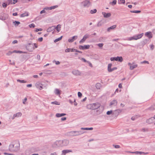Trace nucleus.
<instances>
[{
    "mask_svg": "<svg viewBox=\"0 0 155 155\" xmlns=\"http://www.w3.org/2000/svg\"><path fill=\"white\" fill-rule=\"evenodd\" d=\"M82 94L80 92H78V96L79 97H81L82 96Z\"/></svg>",
    "mask_w": 155,
    "mask_h": 155,
    "instance_id": "obj_39",
    "label": "nucleus"
},
{
    "mask_svg": "<svg viewBox=\"0 0 155 155\" xmlns=\"http://www.w3.org/2000/svg\"><path fill=\"white\" fill-rule=\"evenodd\" d=\"M54 93L57 95H60V91L58 89H56L54 91Z\"/></svg>",
    "mask_w": 155,
    "mask_h": 155,
    "instance_id": "obj_17",
    "label": "nucleus"
},
{
    "mask_svg": "<svg viewBox=\"0 0 155 155\" xmlns=\"http://www.w3.org/2000/svg\"><path fill=\"white\" fill-rule=\"evenodd\" d=\"M13 51V53H22V52L21 51H16L14 50Z\"/></svg>",
    "mask_w": 155,
    "mask_h": 155,
    "instance_id": "obj_32",
    "label": "nucleus"
},
{
    "mask_svg": "<svg viewBox=\"0 0 155 155\" xmlns=\"http://www.w3.org/2000/svg\"><path fill=\"white\" fill-rule=\"evenodd\" d=\"M2 6L4 8H6L7 6V5L6 3H4L2 5Z\"/></svg>",
    "mask_w": 155,
    "mask_h": 155,
    "instance_id": "obj_46",
    "label": "nucleus"
},
{
    "mask_svg": "<svg viewBox=\"0 0 155 155\" xmlns=\"http://www.w3.org/2000/svg\"><path fill=\"white\" fill-rule=\"evenodd\" d=\"M62 37V36H61V37L59 38H58L55 39L54 41V42H58V41L60 40H61V39Z\"/></svg>",
    "mask_w": 155,
    "mask_h": 155,
    "instance_id": "obj_27",
    "label": "nucleus"
},
{
    "mask_svg": "<svg viewBox=\"0 0 155 155\" xmlns=\"http://www.w3.org/2000/svg\"><path fill=\"white\" fill-rule=\"evenodd\" d=\"M66 118L65 117H62L61 118L62 120H66Z\"/></svg>",
    "mask_w": 155,
    "mask_h": 155,
    "instance_id": "obj_62",
    "label": "nucleus"
},
{
    "mask_svg": "<svg viewBox=\"0 0 155 155\" xmlns=\"http://www.w3.org/2000/svg\"><path fill=\"white\" fill-rule=\"evenodd\" d=\"M112 111H111H111H108L107 112V115H109V114H111L112 113Z\"/></svg>",
    "mask_w": 155,
    "mask_h": 155,
    "instance_id": "obj_44",
    "label": "nucleus"
},
{
    "mask_svg": "<svg viewBox=\"0 0 155 155\" xmlns=\"http://www.w3.org/2000/svg\"><path fill=\"white\" fill-rule=\"evenodd\" d=\"M28 13L27 12H25L24 13L22 14H21L20 17H24L25 16H28Z\"/></svg>",
    "mask_w": 155,
    "mask_h": 155,
    "instance_id": "obj_24",
    "label": "nucleus"
},
{
    "mask_svg": "<svg viewBox=\"0 0 155 155\" xmlns=\"http://www.w3.org/2000/svg\"><path fill=\"white\" fill-rule=\"evenodd\" d=\"M134 40H137V36L136 35L134 36Z\"/></svg>",
    "mask_w": 155,
    "mask_h": 155,
    "instance_id": "obj_58",
    "label": "nucleus"
},
{
    "mask_svg": "<svg viewBox=\"0 0 155 155\" xmlns=\"http://www.w3.org/2000/svg\"><path fill=\"white\" fill-rule=\"evenodd\" d=\"M65 115H66V114H64V113L61 114L57 113L56 114V116L57 117H61L62 116Z\"/></svg>",
    "mask_w": 155,
    "mask_h": 155,
    "instance_id": "obj_21",
    "label": "nucleus"
},
{
    "mask_svg": "<svg viewBox=\"0 0 155 155\" xmlns=\"http://www.w3.org/2000/svg\"><path fill=\"white\" fill-rule=\"evenodd\" d=\"M112 66V64H109L108 65V71L109 72H110L112 71L111 67Z\"/></svg>",
    "mask_w": 155,
    "mask_h": 155,
    "instance_id": "obj_18",
    "label": "nucleus"
},
{
    "mask_svg": "<svg viewBox=\"0 0 155 155\" xmlns=\"http://www.w3.org/2000/svg\"><path fill=\"white\" fill-rule=\"evenodd\" d=\"M13 1L11 3L12 4H14L17 2V0H13Z\"/></svg>",
    "mask_w": 155,
    "mask_h": 155,
    "instance_id": "obj_41",
    "label": "nucleus"
},
{
    "mask_svg": "<svg viewBox=\"0 0 155 155\" xmlns=\"http://www.w3.org/2000/svg\"><path fill=\"white\" fill-rule=\"evenodd\" d=\"M89 36L88 35H85L83 38L79 41L80 44H81L84 42L86 39L87 38H88Z\"/></svg>",
    "mask_w": 155,
    "mask_h": 155,
    "instance_id": "obj_7",
    "label": "nucleus"
},
{
    "mask_svg": "<svg viewBox=\"0 0 155 155\" xmlns=\"http://www.w3.org/2000/svg\"><path fill=\"white\" fill-rule=\"evenodd\" d=\"M35 24H31L30 25H29V26L30 27V28H34L35 27Z\"/></svg>",
    "mask_w": 155,
    "mask_h": 155,
    "instance_id": "obj_35",
    "label": "nucleus"
},
{
    "mask_svg": "<svg viewBox=\"0 0 155 155\" xmlns=\"http://www.w3.org/2000/svg\"><path fill=\"white\" fill-rule=\"evenodd\" d=\"M42 30V28H39V29H37L35 30L36 32H38L39 31H41Z\"/></svg>",
    "mask_w": 155,
    "mask_h": 155,
    "instance_id": "obj_45",
    "label": "nucleus"
},
{
    "mask_svg": "<svg viewBox=\"0 0 155 155\" xmlns=\"http://www.w3.org/2000/svg\"><path fill=\"white\" fill-rule=\"evenodd\" d=\"M128 65L130 66V69L131 70L133 69L134 68H136L137 66V65L132 64L130 63H128Z\"/></svg>",
    "mask_w": 155,
    "mask_h": 155,
    "instance_id": "obj_12",
    "label": "nucleus"
},
{
    "mask_svg": "<svg viewBox=\"0 0 155 155\" xmlns=\"http://www.w3.org/2000/svg\"><path fill=\"white\" fill-rule=\"evenodd\" d=\"M134 153H136L137 154H148L147 153H144V152H138V151H137V152H134Z\"/></svg>",
    "mask_w": 155,
    "mask_h": 155,
    "instance_id": "obj_20",
    "label": "nucleus"
},
{
    "mask_svg": "<svg viewBox=\"0 0 155 155\" xmlns=\"http://www.w3.org/2000/svg\"><path fill=\"white\" fill-rule=\"evenodd\" d=\"M117 3V1L116 0H114L112 2V3L113 5H115Z\"/></svg>",
    "mask_w": 155,
    "mask_h": 155,
    "instance_id": "obj_42",
    "label": "nucleus"
},
{
    "mask_svg": "<svg viewBox=\"0 0 155 155\" xmlns=\"http://www.w3.org/2000/svg\"><path fill=\"white\" fill-rule=\"evenodd\" d=\"M54 28L53 27H50L47 29V31L48 32H50L52 31Z\"/></svg>",
    "mask_w": 155,
    "mask_h": 155,
    "instance_id": "obj_25",
    "label": "nucleus"
},
{
    "mask_svg": "<svg viewBox=\"0 0 155 155\" xmlns=\"http://www.w3.org/2000/svg\"><path fill=\"white\" fill-rule=\"evenodd\" d=\"M13 15L14 16H15L17 15V13L16 12L14 13L13 14Z\"/></svg>",
    "mask_w": 155,
    "mask_h": 155,
    "instance_id": "obj_61",
    "label": "nucleus"
},
{
    "mask_svg": "<svg viewBox=\"0 0 155 155\" xmlns=\"http://www.w3.org/2000/svg\"><path fill=\"white\" fill-rule=\"evenodd\" d=\"M13 53V51H9L6 54L7 55H9Z\"/></svg>",
    "mask_w": 155,
    "mask_h": 155,
    "instance_id": "obj_38",
    "label": "nucleus"
},
{
    "mask_svg": "<svg viewBox=\"0 0 155 155\" xmlns=\"http://www.w3.org/2000/svg\"><path fill=\"white\" fill-rule=\"evenodd\" d=\"M17 42H18L16 40H15L14 41L12 42V43H13V44H15V43H17Z\"/></svg>",
    "mask_w": 155,
    "mask_h": 155,
    "instance_id": "obj_53",
    "label": "nucleus"
},
{
    "mask_svg": "<svg viewBox=\"0 0 155 155\" xmlns=\"http://www.w3.org/2000/svg\"><path fill=\"white\" fill-rule=\"evenodd\" d=\"M27 87H30L32 86V84H27Z\"/></svg>",
    "mask_w": 155,
    "mask_h": 155,
    "instance_id": "obj_57",
    "label": "nucleus"
},
{
    "mask_svg": "<svg viewBox=\"0 0 155 155\" xmlns=\"http://www.w3.org/2000/svg\"><path fill=\"white\" fill-rule=\"evenodd\" d=\"M74 51L77 52H80V51H78L75 49H74V48H68V49H66L65 50V52H69L70 51L74 52Z\"/></svg>",
    "mask_w": 155,
    "mask_h": 155,
    "instance_id": "obj_3",
    "label": "nucleus"
},
{
    "mask_svg": "<svg viewBox=\"0 0 155 155\" xmlns=\"http://www.w3.org/2000/svg\"><path fill=\"white\" fill-rule=\"evenodd\" d=\"M97 45L99 47H102L103 45V43H100L97 44Z\"/></svg>",
    "mask_w": 155,
    "mask_h": 155,
    "instance_id": "obj_43",
    "label": "nucleus"
},
{
    "mask_svg": "<svg viewBox=\"0 0 155 155\" xmlns=\"http://www.w3.org/2000/svg\"><path fill=\"white\" fill-rule=\"evenodd\" d=\"M90 45H85L84 46L80 45L79 46V48L81 49L84 50L89 49L90 48Z\"/></svg>",
    "mask_w": 155,
    "mask_h": 155,
    "instance_id": "obj_6",
    "label": "nucleus"
},
{
    "mask_svg": "<svg viewBox=\"0 0 155 155\" xmlns=\"http://www.w3.org/2000/svg\"><path fill=\"white\" fill-rule=\"evenodd\" d=\"M120 1L123 4H124L125 2V0H120Z\"/></svg>",
    "mask_w": 155,
    "mask_h": 155,
    "instance_id": "obj_59",
    "label": "nucleus"
},
{
    "mask_svg": "<svg viewBox=\"0 0 155 155\" xmlns=\"http://www.w3.org/2000/svg\"><path fill=\"white\" fill-rule=\"evenodd\" d=\"M72 150H64L62 151L61 155H65L67 153L72 152Z\"/></svg>",
    "mask_w": 155,
    "mask_h": 155,
    "instance_id": "obj_11",
    "label": "nucleus"
},
{
    "mask_svg": "<svg viewBox=\"0 0 155 155\" xmlns=\"http://www.w3.org/2000/svg\"><path fill=\"white\" fill-rule=\"evenodd\" d=\"M102 14L104 18H107L111 16V14L110 13H106L105 12H102Z\"/></svg>",
    "mask_w": 155,
    "mask_h": 155,
    "instance_id": "obj_8",
    "label": "nucleus"
},
{
    "mask_svg": "<svg viewBox=\"0 0 155 155\" xmlns=\"http://www.w3.org/2000/svg\"><path fill=\"white\" fill-rule=\"evenodd\" d=\"M116 26H117L116 25H113L108 28H107V30L108 31H110V29H114V28H116Z\"/></svg>",
    "mask_w": 155,
    "mask_h": 155,
    "instance_id": "obj_16",
    "label": "nucleus"
},
{
    "mask_svg": "<svg viewBox=\"0 0 155 155\" xmlns=\"http://www.w3.org/2000/svg\"><path fill=\"white\" fill-rule=\"evenodd\" d=\"M45 11L44 10H42L40 12V14H42L43 13H45Z\"/></svg>",
    "mask_w": 155,
    "mask_h": 155,
    "instance_id": "obj_52",
    "label": "nucleus"
},
{
    "mask_svg": "<svg viewBox=\"0 0 155 155\" xmlns=\"http://www.w3.org/2000/svg\"><path fill=\"white\" fill-rule=\"evenodd\" d=\"M53 62H55V64L57 65L59 64H60V63L59 61H54Z\"/></svg>",
    "mask_w": 155,
    "mask_h": 155,
    "instance_id": "obj_49",
    "label": "nucleus"
},
{
    "mask_svg": "<svg viewBox=\"0 0 155 155\" xmlns=\"http://www.w3.org/2000/svg\"><path fill=\"white\" fill-rule=\"evenodd\" d=\"M82 4L84 7L87 6L89 5V2L88 1H85L82 3Z\"/></svg>",
    "mask_w": 155,
    "mask_h": 155,
    "instance_id": "obj_10",
    "label": "nucleus"
},
{
    "mask_svg": "<svg viewBox=\"0 0 155 155\" xmlns=\"http://www.w3.org/2000/svg\"><path fill=\"white\" fill-rule=\"evenodd\" d=\"M97 12V10L96 9H94L91 11L90 12L91 14H93L96 13Z\"/></svg>",
    "mask_w": 155,
    "mask_h": 155,
    "instance_id": "obj_30",
    "label": "nucleus"
},
{
    "mask_svg": "<svg viewBox=\"0 0 155 155\" xmlns=\"http://www.w3.org/2000/svg\"><path fill=\"white\" fill-rule=\"evenodd\" d=\"M34 45L35 48H37L38 47V45L37 44L35 43L34 44Z\"/></svg>",
    "mask_w": 155,
    "mask_h": 155,
    "instance_id": "obj_64",
    "label": "nucleus"
},
{
    "mask_svg": "<svg viewBox=\"0 0 155 155\" xmlns=\"http://www.w3.org/2000/svg\"><path fill=\"white\" fill-rule=\"evenodd\" d=\"M22 114L20 112H18L14 115V117H18L21 116Z\"/></svg>",
    "mask_w": 155,
    "mask_h": 155,
    "instance_id": "obj_19",
    "label": "nucleus"
},
{
    "mask_svg": "<svg viewBox=\"0 0 155 155\" xmlns=\"http://www.w3.org/2000/svg\"><path fill=\"white\" fill-rule=\"evenodd\" d=\"M134 36L133 37L129 38L128 39V40L129 41H131L133 40H134Z\"/></svg>",
    "mask_w": 155,
    "mask_h": 155,
    "instance_id": "obj_34",
    "label": "nucleus"
},
{
    "mask_svg": "<svg viewBox=\"0 0 155 155\" xmlns=\"http://www.w3.org/2000/svg\"><path fill=\"white\" fill-rule=\"evenodd\" d=\"M59 32L61 30V25H58L55 28Z\"/></svg>",
    "mask_w": 155,
    "mask_h": 155,
    "instance_id": "obj_22",
    "label": "nucleus"
},
{
    "mask_svg": "<svg viewBox=\"0 0 155 155\" xmlns=\"http://www.w3.org/2000/svg\"><path fill=\"white\" fill-rule=\"evenodd\" d=\"M87 62H88V64H89V66H90V67H92V64H91V63H90V62H89L88 61H87Z\"/></svg>",
    "mask_w": 155,
    "mask_h": 155,
    "instance_id": "obj_55",
    "label": "nucleus"
},
{
    "mask_svg": "<svg viewBox=\"0 0 155 155\" xmlns=\"http://www.w3.org/2000/svg\"><path fill=\"white\" fill-rule=\"evenodd\" d=\"M150 48L152 50H153L154 48V46L153 45H151L150 46Z\"/></svg>",
    "mask_w": 155,
    "mask_h": 155,
    "instance_id": "obj_48",
    "label": "nucleus"
},
{
    "mask_svg": "<svg viewBox=\"0 0 155 155\" xmlns=\"http://www.w3.org/2000/svg\"><path fill=\"white\" fill-rule=\"evenodd\" d=\"M20 143L18 142L15 143L14 144L9 145V150L11 152H16L19 149Z\"/></svg>",
    "mask_w": 155,
    "mask_h": 155,
    "instance_id": "obj_1",
    "label": "nucleus"
},
{
    "mask_svg": "<svg viewBox=\"0 0 155 155\" xmlns=\"http://www.w3.org/2000/svg\"><path fill=\"white\" fill-rule=\"evenodd\" d=\"M81 129L84 130H92L93 129V128L92 127L85 128H82Z\"/></svg>",
    "mask_w": 155,
    "mask_h": 155,
    "instance_id": "obj_29",
    "label": "nucleus"
},
{
    "mask_svg": "<svg viewBox=\"0 0 155 155\" xmlns=\"http://www.w3.org/2000/svg\"><path fill=\"white\" fill-rule=\"evenodd\" d=\"M114 59H115L114 57L111 58L110 59V60L111 61H113L114 60Z\"/></svg>",
    "mask_w": 155,
    "mask_h": 155,
    "instance_id": "obj_60",
    "label": "nucleus"
},
{
    "mask_svg": "<svg viewBox=\"0 0 155 155\" xmlns=\"http://www.w3.org/2000/svg\"><path fill=\"white\" fill-rule=\"evenodd\" d=\"M114 147H115V148H119L120 147V146H119L118 145H115Z\"/></svg>",
    "mask_w": 155,
    "mask_h": 155,
    "instance_id": "obj_54",
    "label": "nucleus"
},
{
    "mask_svg": "<svg viewBox=\"0 0 155 155\" xmlns=\"http://www.w3.org/2000/svg\"><path fill=\"white\" fill-rule=\"evenodd\" d=\"M73 73L75 75H79L80 74L79 71L78 70H75L73 71Z\"/></svg>",
    "mask_w": 155,
    "mask_h": 155,
    "instance_id": "obj_15",
    "label": "nucleus"
},
{
    "mask_svg": "<svg viewBox=\"0 0 155 155\" xmlns=\"http://www.w3.org/2000/svg\"><path fill=\"white\" fill-rule=\"evenodd\" d=\"M77 38V36H73L71 39L70 38L68 39V41L69 42H73Z\"/></svg>",
    "mask_w": 155,
    "mask_h": 155,
    "instance_id": "obj_13",
    "label": "nucleus"
},
{
    "mask_svg": "<svg viewBox=\"0 0 155 155\" xmlns=\"http://www.w3.org/2000/svg\"><path fill=\"white\" fill-rule=\"evenodd\" d=\"M143 35V33H142L141 34H139L137 35H136L137 36V39H139L141 38Z\"/></svg>",
    "mask_w": 155,
    "mask_h": 155,
    "instance_id": "obj_23",
    "label": "nucleus"
},
{
    "mask_svg": "<svg viewBox=\"0 0 155 155\" xmlns=\"http://www.w3.org/2000/svg\"><path fill=\"white\" fill-rule=\"evenodd\" d=\"M100 106V104L98 103H96L88 104L87 106V107L88 109L95 110L99 107Z\"/></svg>",
    "mask_w": 155,
    "mask_h": 155,
    "instance_id": "obj_2",
    "label": "nucleus"
},
{
    "mask_svg": "<svg viewBox=\"0 0 155 155\" xmlns=\"http://www.w3.org/2000/svg\"><path fill=\"white\" fill-rule=\"evenodd\" d=\"M43 38L42 37L39 38L38 39V41L40 42H41L43 41Z\"/></svg>",
    "mask_w": 155,
    "mask_h": 155,
    "instance_id": "obj_47",
    "label": "nucleus"
},
{
    "mask_svg": "<svg viewBox=\"0 0 155 155\" xmlns=\"http://www.w3.org/2000/svg\"><path fill=\"white\" fill-rule=\"evenodd\" d=\"M8 4H12L11 3L12 2V0H8Z\"/></svg>",
    "mask_w": 155,
    "mask_h": 155,
    "instance_id": "obj_50",
    "label": "nucleus"
},
{
    "mask_svg": "<svg viewBox=\"0 0 155 155\" xmlns=\"http://www.w3.org/2000/svg\"><path fill=\"white\" fill-rule=\"evenodd\" d=\"M141 64L147 63V64H149V62L148 61H143L141 62Z\"/></svg>",
    "mask_w": 155,
    "mask_h": 155,
    "instance_id": "obj_40",
    "label": "nucleus"
},
{
    "mask_svg": "<svg viewBox=\"0 0 155 155\" xmlns=\"http://www.w3.org/2000/svg\"><path fill=\"white\" fill-rule=\"evenodd\" d=\"M4 154L5 155H14L13 154H9V153H4Z\"/></svg>",
    "mask_w": 155,
    "mask_h": 155,
    "instance_id": "obj_56",
    "label": "nucleus"
},
{
    "mask_svg": "<svg viewBox=\"0 0 155 155\" xmlns=\"http://www.w3.org/2000/svg\"><path fill=\"white\" fill-rule=\"evenodd\" d=\"M114 60L116 61H118L121 62L123 61V58L122 57H114Z\"/></svg>",
    "mask_w": 155,
    "mask_h": 155,
    "instance_id": "obj_9",
    "label": "nucleus"
},
{
    "mask_svg": "<svg viewBox=\"0 0 155 155\" xmlns=\"http://www.w3.org/2000/svg\"><path fill=\"white\" fill-rule=\"evenodd\" d=\"M14 23H15V25H17V26L19 24H20V22H19L16 21H15L14 22Z\"/></svg>",
    "mask_w": 155,
    "mask_h": 155,
    "instance_id": "obj_36",
    "label": "nucleus"
},
{
    "mask_svg": "<svg viewBox=\"0 0 155 155\" xmlns=\"http://www.w3.org/2000/svg\"><path fill=\"white\" fill-rule=\"evenodd\" d=\"M58 7V6L57 5H55L54 6H51L50 7H47V8H44V9H45L46 10H51L52 9H54L55 8H57Z\"/></svg>",
    "mask_w": 155,
    "mask_h": 155,
    "instance_id": "obj_14",
    "label": "nucleus"
},
{
    "mask_svg": "<svg viewBox=\"0 0 155 155\" xmlns=\"http://www.w3.org/2000/svg\"><path fill=\"white\" fill-rule=\"evenodd\" d=\"M145 36L149 38H152L153 37V35L151 32L150 31H148L146 32L145 34Z\"/></svg>",
    "mask_w": 155,
    "mask_h": 155,
    "instance_id": "obj_5",
    "label": "nucleus"
},
{
    "mask_svg": "<svg viewBox=\"0 0 155 155\" xmlns=\"http://www.w3.org/2000/svg\"><path fill=\"white\" fill-rule=\"evenodd\" d=\"M35 86L37 88L40 90H41L43 89V85L40 82H37L35 84Z\"/></svg>",
    "mask_w": 155,
    "mask_h": 155,
    "instance_id": "obj_4",
    "label": "nucleus"
},
{
    "mask_svg": "<svg viewBox=\"0 0 155 155\" xmlns=\"http://www.w3.org/2000/svg\"><path fill=\"white\" fill-rule=\"evenodd\" d=\"M51 104H56L57 105H60V103L56 101L51 102Z\"/></svg>",
    "mask_w": 155,
    "mask_h": 155,
    "instance_id": "obj_26",
    "label": "nucleus"
},
{
    "mask_svg": "<svg viewBox=\"0 0 155 155\" xmlns=\"http://www.w3.org/2000/svg\"><path fill=\"white\" fill-rule=\"evenodd\" d=\"M117 69V68H116V67L114 68H113L111 69L112 71H113L116 70Z\"/></svg>",
    "mask_w": 155,
    "mask_h": 155,
    "instance_id": "obj_63",
    "label": "nucleus"
},
{
    "mask_svg": "<svg viewBox=\"0 0 155 155\" xmlns=\"http://www.w3.org/2000/svg\"><path fill=\"white\" fill-rule=\"evenodd\" d=\"M155 119V115L154 117H151L148 120L149 122H150L151 120H153Z\"/></svg>",
    "mask_w": 155,
    "mask_h": 155,
    "instance_id": "obj_37",
    "label": "nucleus"
},
{
    "mask_svg": "<svg viewBox=\"0 0 155 155\" xmlns=\"http://www.w3.org/2000/svg\"><path fill=\"white\" fill-rule=\"evenodd\" d=\"M27 98H25V99H24V100L23 101V103L24 104H25V102L27 101Z\"/></svg>",
    "mask_w": 155,
    "mask_h": 155,
    "instance_id": "obj_51",
    "label": "nucleus"
},
{
    "mask_svg": "<svg viewBox=\"0 0 155 155\" xmlns=\"http://www.w3.org/2000/svg\"><path fill=\"white\" fill-rule=\"evenodd\" d=\"M17 81L21 83H26V81H25L24 80H21L19 79L17 80Z\"/></svg>",
    "mask_w": 155,
    "mask_h": 155,
    "instance_id": "obj_28",
    "label": "nucleus"
},
{
    "mask_svg": "<svg viewBox=\"0 0 155 155\" xmlns=\"http://www.w3.org/2000/svg\"><path fill=\"white\" fill-rule=\"evenodd\" d=\"M117 104V102L116 101H113L111 103H110V105H112L113 104H115L116 105Z\"/></svg>",
    "mask_w": 155,
    "mask_h": 155,
    "instance_id": "obj_31",
    "label": "nucleus"
},
{
    "mask_svg": "<svg viewBox=\"0 0 155 155\" xmlns=\"http://www.w3.org/2000/svg\"><path fill=\"white\" fill-rule=\"evenodd\" d=\"M130 12L132 13H139L140 12V11L135 10V11H131Z\"/></svg>",
    "mask_w": 155,
    "mask_h": 155,
    "instance_id": "obj_33",
    "label": "nucleus"
}]
</instances>
